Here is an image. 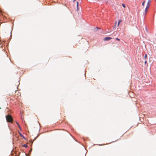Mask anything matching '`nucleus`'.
Here are the masks:
<instances>
[{
	"mask_svg": "<svg viewBox=\"0 0 156 156\" xmlns=\"http://www.w3.org/2000/svg\"><path fill=\"white\" fill-rule=\"evenodd\" d=\"M6 119L7 122H12L13 118L11 115H8L6 116Z\"/></svg>",
	"mask_w": 156,
	"mask_h": 156,
	"instance_id": "1",
	"label": "nucleus"
},
{
	"mask_svg": "<svg viewBox=\"0 0 156 156\" xmlns=\"http://www.w3.org/2000/svg\"><path fill=\"white\" fill-rule=\"evenodd\" d=\"M149 8V7L148 6H147L145 8V13H144V15L145 16L146 15V14H147V10Z\"/></svg>",
	"mask_w": 156,
	"mask_h": 156,
	"instance_id": "2",
	"label": "nucleus"
},
{
	"mask_svg": "<svg viewBox=\"0 0 156 156\" xmlns=\"http://www.w3.org/2000/svg\"><path fill=\"white\" fill-rule=\"evenodd\" d=\"M19 134H20V136L21 137H22L24 139H25V137L22 135V134L20 133H19Z\"/></svg>",
	"mask_w": 156,
	"mask_h": 156,
	"instance_id": "3",
	"label": "nucleus"
},
{
	"mask_svg": "<svg viewBox=\"0 0 156 156\" xmlns=\"http://www.w3.org/2000/svg\"><path fill=\"white\" fill-rule=\"evenodd\" d=\"M76 6H77V11L79 10L78 9V2H76Z\"/></svg>",
	"mask_w": 156,
	"mask_h": 156,
	"instance_id": "4",
	"label": "nucleus"
},
{
	"mask_svg": "<svg viewBox=\"0 0 156 156\" xmlns=\"http://www.w3.org/2000/svg\"><path fill=\"white\" fill-rule=\"evenodd\" d=\"M22 146L23 147L27 148V147L28 145L26 144H25L23 145Z\"/></svg>",
	"mask_w": 156,
	"mask_h": 156,
	"instance_id": "5",
	"label": "nucleus"
},
{
	"mask_svg": "<svg viewBox=\"0 0 156 156\" xmlns=\"http://www.w3.org/2000/svg\"><path fill=\"white\" fill-rule=\"evenodd\" d=\"M122 21V20H119L118 23V27L119 25V24L120 22H121Z\"/></svg>",
	"mask_w": 156,
	"mask_h": 156,
	"instance_id": "6",
	"label": "nucleus"
},
{
	"mask_svg": "<svg viewBox=\"0 0 156 156\" xmlns=\"http://www.w3.org/2000/svg\"><path fill=\"white\" fill-rule=\"evenodd\" d=\"M16 123L17 124V125H18L19 128H20V129H21V127H20V126L19 125V123L17 122H16Z\"/></svg>",
	"mask_w": 156,
	"mask_h": 156,
	"instance_id": "7",
	"label": "nucleus"
},
{
	"mask_svg": "<svg viewBox=\"0 0 156 156\" xmlns=\"http://www.w3.org/2000/svg\"><path fill=\"white\" fill-rule=\"evenodd\" d=\"M122 6L124 8H126V5H125V4H123V3H122Z\"/></svg>",
	"mask_w": 156,
	"mask_h": 156,
	"instance_id": "8",
	"label": "nucleus"
},
{
	"mask_svg": "<svg viewBox=\"0 0 156 156\" xmlns=\"http://www.w3.org/2000/svg\"><path fill=\"white\" fill-rule=\"evenodd\" d=\"M147 57V54H146L145 55H144V58L145 59Z\"/></svg>",
	"mask_w": 156,
	"mask_h": 156,
	"instance_id": "9",
	"label": "nucleus"
},
{
	"mask_svg": "<svg viewBox=\"0 0 156 156\" xmlns=\"http://www.w3.org/2000/svg\"><path fill=\"white\" fill-rule=\"evenodd\" d=\"M150 5V3H149V1H148L147 3V6H148L149 7V5Z\"/></svg>",
	"mask_w": 156,
	"mask_h": 156,
	"instance_id": "10",
	"label": "nucleus"
},
{
	"mask_svg": "<svg viewBox=\"0 0 156 156\" xmlns=\"http://www.w3.org/2000/svg\"><path fill=\"white\" fill-rule=\"evenodd\" d=\"M145 1H144V2H143V3H142V5H143V6H144V4H145Z\"/></svg>",
	"mask_w": 156,
	"mask_h": 156,
	"instance_id": "11",
	"label": "nucleus"
},
{
	"mask_svg": "<svg viewBox=\"0 0 156 156\" xmlns=\"http://www.w3.org/2000/svg\"><path fill=\"white\" fill-rule=\"evenodd\" d=\"M105 41H107V37H105L104 39Z\"/></svg>",
	"mask_w": 156,
	"mask_h": 156,
	"instance_id": "12",
	"label": "nucleus"
},
{
	"mask_svg": "<svg viewBox=\"0 0 156 156\" xmlns=\"http://www.w3.org/2000/svg\"><path fill=\"white\" fill-rule=\"evenodd\" d=\"M98 29V27H96V28H95L94 29V30L95 31H96Z\"/></svg>",
	"mask_w": 156,
	"mask_h": 156,
	"instance_id": "13",
	"label": "nucleus"
},
{
	"mask_svg": "<svg viewBox=\"0 0 156 156\" xmlns=\"http://www.w3.org/2000/svg\"><path fill=\"white\" fill-rule=\"evenodd\" d=\"M111 39V38L110 37H108V40H110Z\"/></svg>",
	"mask_w": 156,
	"mask_h": 156,
	"instance_id": "14",
	"label": "nucleus"
},
{
	"mask_svg": "<svg viewBox=\"0 0 156 156\" xmlns=\"http://www.w3.org/2000/svg\"><path fill=\"white\" fill-rule=\"evenodd\" d=\"M147 61H145L144 62V64H147Z\"/></svg>",
	"mask_w": 156,
	"mask_h": 156,
	"instance_id": "15",
	"label": "nucleus"
},
{
	"mask_svg": "<svg viewBox=\"0 0 156 156\" xmlns=\"http://www.w3.org/2000/svg\"><path fill=\"white\" fill-rule=\"evenodd\" d=\"M116 39L117 40H118V41H120V39H118V38H116Z\"/></svg>",
	"mask_w": 156,
	"mask_h": 156,
	"instance_id": "16",
	"label": "nucleus"
},
{
	"mask_svg": "<svg viewBox=\"0 0 156 156\" xmlns=\"http://www.w3.org/2000/svg\"><path fill=\"white\" fill-rule=\"evenodd\" d=\"M129 129H127V130L126 131L125 133H126V132L127 131H128V130H129Z\"/></svg>",
	"mask_w": 156,
	"mask_h": 156,
	"instance_id": "17",
	"label": "nucleus"
}]
</instances>
